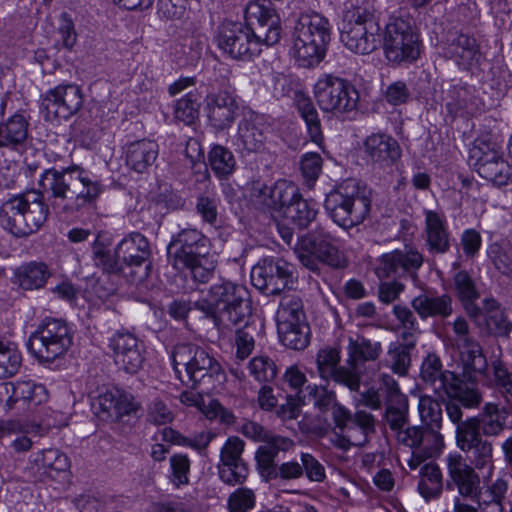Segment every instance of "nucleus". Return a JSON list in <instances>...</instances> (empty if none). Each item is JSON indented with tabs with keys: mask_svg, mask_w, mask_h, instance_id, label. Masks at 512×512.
Returning <instances> with one entry per match:
<instances>
[{
	"mask_svg": "<svg viewBox=\"0 0 512 512\" xmlns=\"http://www.w3.org/2000/svg\"><path fill=\"white\" fill-rule=\"evenodd\" d=\"M39 183L54 199L66 200L65 209L70 211L94 207L104 190L103 185L79 165L47 169Z\"/></svg>",
	"mask_w": 512,
	"mask_h": 512,
	"instance_id": "1",
	"label": "nucleus"
},
{
	"mask_svg": "<svg viewBox=\"0 0 512 512\" xmlns=\"http://www.w3.org/2000/svg\"><path fill=\"white\" fill-rule=\"evenodd\" d=\"M173 369L178 378L185 371L192 389H201L202 393L219 390L227 377L224 369L203 347L193 343L175 345L171 352Z\"/></svg>",
	"mask_w": 512,
	"mask_h": 512,
	"instance_id": "2",
	"label": "nucleus"
},
{
	"mask_svg": "<svg viewBox=\"0 0 512 512\" xmlns=\"http://www.w3.org/2000/svg\"><path fill=\"white\" fill-rule=\"evenodd\" d=\"M194 308L224 325L246 324L251 314L248 290L227 280L213 284L206 298L194 301Z\"/></svg>",
	"mask_w": 512,
	"mask_h": 512,
	"instance_id": "3",
	"label": "nucleus"
},
{
	"mask_svg": "<svg viewBox=\"0 0 512 512\" xmlns=\"http://www.w3.org/2000/svg\"><path fill=\"white\" fill-rule=\"evenodd\" d=\"M48 215L49 207L43 194L37 191L13 195L0 205V224L16 238L36 233Z\"/></svg>",
	"mask_w": 512,
	"mask_h": 512,
	"instance_id": "4",
	"label": "nucleus"
},
{
	"mask_svg": "<svg viewBox=\"0 0 512 512\" xmlns=\"http://www.w3.org/2000/svg\"><path fill=\"white\" fill-rule=\"evenodd\" d=\"M371 203V189L348 179L326 195L324 207L337 225L348 229L364 222L370 214Z\"/></svg>",
	"mask_w": 512,
	"mask_h": 512,
	"instance_id": "5",
	"label": "nucleus"
},
{
	"mask_svg": "<svg viewBox=\"0 0 512 512\" xmlns=\"http://www.w3.org/2000/svg\"><path fill=\"white\" fill-rule=\"evenodd\" d=\"M340 40L356 54L367 55L375 51L381 43V35L374 14L363 6L347 10L340 28Z\"/></svg>",
	"mask_w": 512,
	"mask_h": 512,
	"instance_id": "6",
	"label": "nucleus"
},
{
	"mask_svg": "<svg viewBox=\"0 0 512 512\" xmlns=\"http://www.w3.org/2000/svg\"><path fill=\"white\" fill-rule=\"evenodd\" d=\"M420 376L437 395L455 397L466 408L477 407L482 401V396L477 389L470 387L453 372L442 370L441 360L436 354H429L424 359Z\"/></svg>",
	"mask_w": 512,
	"mask_h": 512,
	"instance_id": "7",
	"label": "nucleus"
},
{
	"mask_svg": "<svg viewBox=\"0 0 512 512\" xmlns=\"http://www.w3.org/2000/svg\"><path fill=\"white\" fill-rule=\"evenodd\" d=\"M334 241L335 238L324 227H316L302 237L296 248L300 263L316 273L320 271V262L333 269L346 267V257Z\"/></svg>",
	"mask_w": 512,
	"mask_h": 512,
	"instance_id": "8",
	"label": "nucleus"
},
{
	"mask_svg": "<svg viewBox=\"0 0 512 512\" xmlns=\"http://www.w3.org/2000/svg\"><path fill=\"white\" fill-rule=\"evenodd\" d=\"M72 339V332L66 321L47 317L31 334L27 347L40 361L52 362L68 351Z\"/></svg>",
	"mask_w": 512,
	"mask_h": 512,
	"instance_id": "9",
	"label": "nucleus"
},
{
	"mask_svg": "<svg viewBox=\"0 0 512 512\" xmlns=\"http://www.w3.org/2000/svg\"><path fill=\"white\" fill-rule=\"evenodd\" d=\"M315 99L324 112L335 116L350 113L357 109L359 93L346 79L327 74L314 85Z\"/></svg>",
	"mask_w": 512,
	"mask_h": 512,
	"instance_id": "10",
	"label": "nucleus"
},
{
	"mask_svg": "<svg viewBox=\"0 0 512 512\" xmlns=\"http://www.w3.org/2000/svg\"><path fill=\"white\" fill-rule=\"evenodd\" d=\"M383 48L389 62H412L419 57L420 41L410 23L397 18L386 26Z\"/></svg>",
	"mask_w": 512,
	"mask_h": 512,
	"instance_id": "11",
	"label": "nucleus"
},
{
	"mask_svg": "<svg viewBox=\"0 0 512 512\" xmlns=\"http://www.w3.org/2000/svg\"><path fill=\"white\" fill-rule=\"evenodd\" d=\"M398 442L412 449V457L408 461L411 469H416L423 461L441 455L444 449V437L439 430L411 426L405 432H399Z\"/></svg>",
	"mask_w": 512,
	"mask_h": 512,
	"instance_id": "12",
	"label": "nucleus"
},
{
	"mask_svg": "<svg viewBox=\"0 0 512 512\" xmlns=\"http://www.w3.org/2000/svg\"><path fill=\"white\" fill-rule=\"evenodd\" d=\"M128 276L132 282L141 283L150 273L152 250L147 238L139 232L125 236L117 245Z\"/></svg>",
	"mask_w": 512,
	"mask_h": 512,
	"instance_id": "13",
	"label": "nucleus"
},
{
	"mask_svg": "<svg viewBox=\"0 0 512 512\" xmlns=\"http://www.w3.org/2000/svg\"><path fill=\"white\" fill-rule=\"evenodd\" d=\"M245 23L249 26L259 48L277 44L283 34L281 19L274 8L260 2H250L245 10Z\"/></svg>",
	"mask_w": 512,
	"mask_h": 512,
	"instance_id": "14",
	"label": "nucleus"
},
{
	"mask_svg": "<svg viewBox=\"0 0 512 512\" xmlns=\"http://www.w3.org/2000/svg\"><path fill=\"white\" fill-rule=\"evenodd\" d=\"M294 266L282 258H265L252 268L253 286L267 294H280L293 284Z\"/></svg>",
	"mask_w": 512,
	"mask_h": 512,
	"instance_id": "15",
	"label": "nucleus"
},
{
	"mask_svg": "<svg viewBox=\"0 0 512 512\" xmlns=\"http://www.w3.org/2000/svg\"><path fill=\"white\" fill-rule=\"evenodd\" d=\"M456 345L460 351L463 374L469 381H476L478 376H485L488 369L486 356L481 345L470 336L467 321L459 317L453 323Z\"/></svg>",
	"mask_w": 512,
	"mask_h": 512,
	"instance_id": "16",
	"label": "nucleus"
},
{
	"mask_svg": "<svg viewBox=\"0 0 512 512\" xmlns=\"http://www.w3.org/2000/svg\"><path fill=\"white\" fill-rule=\"evenodd\" d=\"M423 261V255L416 249H396L379 257L375 273L380 279L396 280L409 276L416 280Z\"/></svg>",
	"mask_w": 512,
	"mask_h": 512,
	"instance_id": "17",
	"label": "nucleus"
},
{
	"mask_svg": "<svg viewBox=\"0 0 512 512\" xmlns=\"http://www.w3.org/2000/svg\"><path fill=\"white\" fill-rule=\"evenodd\" d=\"M348 370L353 377V391H358L362 376L367 372V364L376 361L382 353V344L376 339L363 335L348 338L346 347Z\"/></svg>",
	"mask_w": 512,
	"mask_h": 512,
	"instance_id": "18",
	"label": "nucleus"
},
{
	"mask_svg": "<svg viewBox=\"0 0 512 512\" xmlns=\"http://www.w3.org/2000/svg\"><path fill=\"white\" fill-rule=\"evenodd\" d=\"M82 104L80 88L73 84H65L48 90L42 98L41 107L47 120L68 119L79 111Z\"/></svg>",
	"mask_w": 512,
	"mask_h": 512,
	"instance_id": "19",
	"label": "nucleus"
},
{
	"mask_svg": "<svg viewBox=\"0 0 512 512\" xmlns=\"http://www.w3.org/2000/svg\"><path fill=\"white\" fill-rule=\"evenodd\" d=\"M219 47L234 59H250L261 52L249 26L240 23L223 25L219 37Z\"/></svg>",
	"mask_w": 512,
	"mask_h": 512,
	"instance_id": "20",
	"label": "nucleus"
},
{
	"mask_svg": "<svg viewBox=\"0 0 512 512\" xmlns=\"http://www.w3.org/2000/svg\"><path fill=\"white\" fill-rule=\"evenodd\" d=\"M381 385L385 393V420L398 438L399 432H405L408 421V400L400 391L397 381L389 374H382Z\"/></svg>",
	"mask_w": 512,
	"mask_h": 512,
	"instance_id": "21",
	"label": "nucleus"
},
{
	"mask_svg": "<svg viewBox=\"0 0 512 512\" xmlns=\"http://www.w3.org/2000/svg\"><path fill=\"white\" fill-rule=\"evenodd\" d=\"M207 250V238L201 231L185 228L173 236L168 253L174 268L180 270V264L187 263L195 257L203 256Z\"/></svg>",
	"mask_w": 512,
	"mask_h": 512,
	"instance_id": "22",
	"label": "nucleus"
},
{
	"mask_svg": "<svg viewBox=\"0 0 512 512\" xmlns=\"http://www.w3.org/2000/svg\"><path fill=\"white\" fill-rule=\"evenodd\" d=\"M114 361L128 373H136L143 364V346L129 331H117L109 340Z\"/></svg>",
	"mask_w": 512,
	"mask_h": 512,
	"instance_id": "23",
	"label": "nucleus"
},
{
	"mask_svg": "<svg viewBox=\"0 0 512 512\" xmlns=\"http://www.w3.org/2000/svg\"><path fill=\"white\" fill-rule=\"evenodd\" d=\"M456 486L460 496L477 503L480 507L492 506L500 512L501 500L507 490L506 482H449L448 488Z\"/></svg>",
	"mask_w": 512,
	"mask_h": 512,
	"instance_id": "24",
	"label": "nucleus"
},
{
	"mask_svg": "<svg viewBox=\"0 0 512 512\" xmlns=\"http://www.w3.org/2000/svg\"><path fill=\"white\" fill-rule=\"evenodd\" d=\"M364 152L371 164L381 169L394 166L402 155L398 141L384 133L369 135L364 141Z\"/></svg>",
	"mask_w": 512,
	"mask_h": 512,
	"instance_id": "25",
	"label": "nucleus"
},
{
	"mask_svg": "<svg viewBox=\"0 0 512 512\" xmlns=\"http://www.w3.org/2000/svg\"><path fill=\"white\" fill-rule=\"evenodd\" d=\"M206 103L208 120L215 130L229 128L235 121L239 107L235 98L227 91L209 94Z\"/></svg>",
	"mask_w": 512,
	"mask_h": 512,
	"instance_id": "26",
	"label": "nucleus"
},
{
	"mask_svg": "<svg viewBox=\"0 0 512 512\" xmlns=\"http://www.w3.org/2000/svg\"><path fill=\"white\" fill-rule=\"evenodd\" d=\"M341 354L336 347H325L318 351L316 356L317 371L323 380H333L335 383L347 387L353 391L352 375L348 370L347 364L340 366Z\"/></svg>",
	"mask_w": 512,
	"mask_h": 512,
	"instance_id": "27",
	"label": "nucleus"
},
{
	"mask_svg": "<svg viewBox=\"0 0 512 512\" xmlns=\"http://www.w3.org/2000/svg\"><path fill=\"white\" fill-rule=\"evenodd\" d=\"M5 390L6 394H9L6 401L8 410L15 408L17 404H21L22 409L26 407L33 410L48 399L46 388L33 381H17L6 385Z\"/></svg>",
	"mask_w": 512,
	"mask_h": 512,
	"instance_id": "28",
	"label": "nucleus"
},
{
	"mask_svg": "<svg viewBox=\"0 0 512 512\" xmlns=\"http://www.w3.org/2000/svg\"><path fill=\"white\" fill-rule=\"evenodd\" d=\"M298 191L292 182L278 180L273 185L254 188V195L266 208L283 214L290 202L298 196Z\"/></svg>",
	"mask_w": 512,
	"mask_h": 512,
	"instance_id": "29",
	"label": "nucleus"
},
{
	"mask_svg": "<svg viewBox=\"0 0 512 512\" xmlns=\"http://www.w3.org/2000/svg\"><path fill=\"white\" fill-rule=\"evenodd\" d=\"M327 45L294 28L292 53L298 66L312 68L318 65L324 59Z\"/></svg>",
	"mask_w": 512,
	"mask_h": 512,
	"instance_id": "30",
	"label": "nucleus"
},
{
	"mask_svg": "<svg viewBox=\"0 0 512 512\" xmlns=\"http://www.w3.org/2000/svg\"><path fill=\"white\" fill-rule=\"evenodd\" d=\"M375 431V417L371 413L359 409L354 413L353 420L341 432L343 439L340 440V447L347 448L349 445L363 446Z\"/></svg>",
	"mask_w": 512,
	"mask_h": 512,
	"instance_id": "31",
	"label": "nucleus"
},
{
	"mask_svg": "<svg viewBox=\"0 0 512 512\" xmlns=\"http://www.w3.org/2000/svg\"><path fill=\"white\" fill-rule=\"evenodd\" d=\"M411 305L421 319L448 318L453 313V300L448 294L436 295L426 292L415 297Z\"/></svg>",
	"mask_w": 512,
	"mask_h": 512,
	"instance_id": "32",
	"label": "nucleus"
},
{
	"mask_svg": "<svg viewBox=\"0 0 512 512\" xmlns=\"http://www.w3.org/2000/svg\"><path fill=\"white\" fill-rule=\"evenodd\" d=\"M96 404L112 421H119L124 415H129L135 410L132 396L116 388L101 393L94 405Z\"/></svg>",
	"mask_w": 512,
	"mask_h": 512,
	"instance_id": "33",
	"label": "nucleus"
},
{
	"mask_svg": "<svg viewBox=\"0 0 512 512\" xmlns=\"http://www.w3.org/2000/svg\"><path fill=\"white\" fill-rule=\"evenodd\" d=\"M159 153L158 144L150 139H141L130 143L126 149L127 165L138 173L152 166Z\"/></svg>",
	"mask_w": 512,
	"mask_h": 512,
	"instance_id": "34",
	"label": "nucleus"
},
{
	"mask_svg": "<svg viewBox=\"0 0 512 512\" xmlns=\"http://www.w3.org/2000/svg\"><path fill=\"white\" fill-rule=\"evenodd\" d=\"M447 54L456 61L459 67L466 70L477 67L481 58L476 39L465 34H459L452 40Z\"/></svg>",
	"mask_w": 512,
	"mask_h": 512,
	"instance_id": "35",
	"label": "nucleus"
},
{
	"mask_svg": "<svg viewBox=\"0 0 512 512\" xmlns=\"http://www.w3.org/2000/svg\"><path fill=\"white\" fill-rule=\"evenodd\" d=\"M425 233L430 252L443 254L449 250V234L445 221L437 212L431 210L425 212Z\"/></svg>",
	"mask_w": 512,
	"mask_h": 512,
	"instance_id": "36",
	"label": "nucleus"
},
{
	"mask_svg": "<svg viewBox=\"0 0 512 512\" xmlns=\"http://www.w3.org/2000/svg\"><path fill=\"white\" fill-rule=\"evenodd\" d=\"M28 137V122L24 116L14 114L0 123V148L18 150Z\"/></svg>",
	"mask_w": 512,
	"mask_h": 512,
	"instance_id": "37",
	"label": "nucleus"
},
{
	"mask_svg": "<svg viewBox=\"0 0 512 512\" xmlns=\"http://www.w3.org/2000/svg\"><path fill=\"white\" fill-rule=\"evenodd\" d=\"M94 265L108 275H124L128 277L121 255L116 248L112 251L97 237L92 245Z\"/></svg>",
	"mask_w": 512,
	"mask_h": 512,
	"instance_id": "38",
	"label": "nucleus"
},
{
	"mask_svg": "<svg viewBox=\"0 0 512 512\" xmlns=\"http://www.w3.org/2000/svg\"><path fill=\"white\" fill-rule=\"evenodd\" d=\"M403 343L393 342L387 351V363L392 371L400 376L407 374L411 365V351L415 348L416 340L411 332H403Z\"/></svg>",
	"mask_w": 512,
	"mask_h": 512,
	"instance_id": "39",
	"label": "nucleus"
},
{
	"mask_svg": "<svg viewBox=\"0 0 512 512\" xmlns=\"http://www.w3.org/2000/svg\"><path fill=\"white\" fill-rule=\"evenodd\" d=\"M50 271L46 264L30 262L18 267L14 272V283L24 290H35L44 287Z\"/></svg>",
	"mask_w": 512,
	"mask_h": 512,
	"instance_id": "40",
	"label": "nucleus"
},
{
	"mask_svg": "<svg viewBox=\"0 0 512 512\" xmlns=\"http://www.w3.org/2000/svg\"><path fill=\"white\" fill-rule=\"evenodd\" d=\"M295 29L312 39L328 44L330 41V23L327 18L316 12L300 15Z\"/></svg>",
	"mask_w": 512,
	"mask_h": 512,
	"instance_id": "41",
	"label": "nucleus"
},
{
	"mask_svg": "<svg viewBox=\"0 0 512 512\" xmlns=\"http://www.w3.org/2000/svg\"><path fill=\"white\" fill-rule=\"evenodd\" d=\"M34 462L44 469L46 477L55 479L66 477L69 472L70 462L64 453L57 449H46L37 454Z\"/></svg>",
	"mask_w": 512,
	"mask_h": 512,
	"instance_id": "42",
	"label": "nucleus"
},
{
	"mask_svg": "<svg viewBox=\"0 0 512 512\" xmlns=\"http://www.w3.org/2000/svg\"><path fill=\"white\" fill-rule=\"evenodd\" d=\"M280 341L293 350H303L310 342V327L307 322L279 324L277 326Z\"/></svg>",
	"mask_w": 512,
	"mask_h": 512,
	"instance_id": "43",
	"label": "nucleus"
},
{
	"mask_svg": "<svg viewBox=\"0 0 512 512\" xmlns=\"http://www.w3.org/2000/svg\"><path fill=\"white\" fill-rule=\"evenodd\" d=\"M238 145L248 152L263 149L266 135L264 129L255 121L243 119L239 122L237 133Z\"/></svg>",
	"mask_w": 512,
	"mask_h": 512,
	"instance_id": "44",
	"label": "nucleus"
},
{
	"mask_svg": "<svg viewBox=\"0 0 512 512\" xmlns=\"http://www.w3.org/2000/svg\"><path fill=\"white\" fill-rule=\"evenodd\" d=\"M297 110L307 126L308 134L313 142L320 145L323 141L321 123L312 100L304 94L297 95Z\"/></svg>",
	"mask_w": 512,
	"mask_h": 512,
	"instance_id": "45",
	"label": "nucleus"
},
{
	"mask_svg": "<svg viewBox=\"0 0 512 512\" xmlns=\"http://www.w3.org/2000/svg\"><path fill=\"white\" fill-rule=\"evenodd\" d=\"M276 320L277 326L307 322L302 299L295 294L283 295L276 313Z\"/></svg>",
	"mask_w": 512,
	"mask_h": 512,
	"instance_id": "46",
	"label": "nucleus"
},
{
	"mask_svg": "<svg viewBox=\"0 0 512 512\" xmlns=\"http://www.w3.org/2000/svg\"><path fill=\"white\" fill-rule=\"evenodd\" d=\"M282 215L298 228L305 229L315 220L317 210L298 192V196L290 202Z\"/></svg>",
	"mask_w": 512,
	"mask_h": 512,
	"instance_id": "47",
	"label": "nucleus"
},
{
	"mask_svg": "<svg viewBox=\"0 0 512 512\" xmlns=\"http://www.w3.org/2000/svg\"><path fill=\"white\" fill-rule=\"evenodd\" d=\"M500 158H502V155L498 145L484 137L477 138L469 151L470 164L474 166L476 170Z\"/></svg>",
	"mask_w": 512,
	"mask_h": 512,
	"instance_id": "48",
	"label": "nucleus"
},
{
	"mask_svg": "<svg viewBox=\"0 0 512 512\" xmlns=\"http://www.w3.org/2000/svg\"><path fill=\"white\" fill-rule=\"evenodd\" d=\"M443 101L451 118L467 112L471 102V93L465 86L450 85L445 91Z\"/></svg>",
	"mask_w": 512,
	"mask_h": 512,
	"instance_id": "49",
	"label": "nucleus"
},
{
	"mask_svg": "<svg viewBox=\"0 0 512 512\" xmlns=\"http://www.w3.org/2000/svg\"><path fill=\"white\" fill-rule=\"evenodd\" d=\"M483 309L486 313L487 325L494 334L508 336L512 330V324L508 321L504 311L495 299H485Z\"/></svg>",
	"mask_w": 512,
	"mask_h": 512,
	"instance_id": "50",
	"label": "nucleus"
},
{
	"mask_svg": "<svg viewBox=\"0 0 512 512\" xmlns=\"http://www.w3.org/2000/svg\"><path fill=\"white\" fill-rule=\"evenodd\" d=\"M212 171L219 178H227L236 167V160L232 152L221 145H215L208 155Z\"/></svg>",
	"mask_w": 512,
	"mask_h": 512,
	"instance_id": "51",
	"label": "nucleus"
},
{
	"mask_svg": "<svg viewBox=\"0 0 512 512\" xmlns=\"http://www.w3.org/2000/svg\"><path fill=\"white\" fill-rule=\"evenodd\" d=\"M418 410L422 422L421 427L441 430L443 422V413L441 404L431 396H421L419 398Z\"/></svg>",
	"mask_w": 512,
	"mask_h": 512,
	"instance_id": "52",
	"label": "nucleus"
},
{
	"mask_svg": "<svg viewBox=\"0 0 512 512\" xmlns=\"http://www.w3.org/2000/svg\"><path fill=\"white\" fill-rule=\"evenodd\" d=\"M475 418L480 430L486 436H497L504 430L505 420L501 419L496 404L487 403L483 412Z\"/></svg>",
	"mask_w": 512,
	"mask_h": 512,
	"instance_id": "53",
	"label": "nucleus"
},
{
	"mask_svg": "<svg viewBox=\"0 0 512 512\" xmlns=\"http://www.w3.org/2000/svg\"><path fill=\"white\" fill-rule=\"evenodd\" d=\"M482 439L476 418L470 417L456 427V445L463 452H470L471 447Z\"/></svg>",
	"mask_w": 512,
	"mask_h": 512,
	"instance_id": "54",
	"label": "nucleus"
},
{
	"mask_svg": "<svg viewBox=\"0 0 512 512\" xmlns=\"http://www.w3.org/2000/svg\"><path fill=\"white\" fill-rule=\"evenodd\" d=\"M492 451L491 442L485 439L478 440L470 449L475 468L481 473L483 480L489 479L492 474Z\"/></svg>",
	"mask_w": 512,
	"mask_h": 512,
	"instance_id": "55",
	"label": "nucleus"
},
{
	"mask_svg": "<svg viewBox=\"0 0 512 512\" xmlns=\"http://www.w3.org/2000/svg\"><path fill=\"white\" fill-rule=\"evenodd\" d=\"M247 368L250 376L260 383L271 382L277 375V367L274 361L265 355L253 357Z\"/></svg>",
	"mask_w": 512,
	"mask_h": 512,
	"instance_id": "56",
	"label": "nucleus"
},
{
	"mask_svg": "<svg viewBox=\"0 0 512 512\" xmlns=\"http://www.w3.org/2000/svg\"><path fill=\"white\" fill-rule=\"evenodd\" d=\"M477 172L482 178L494 183L495 185L502 186L506 185L510 180L512 169L508 162L502 157L483 167H479Z\"/></svg>",
	"mask_w": 512,
	"mask_h": 512,
	"instance_id": "57",
	"label": "nucleus"
},
{
	"mask_svg": "<svg viewBox=\"0 0 512 512\" xmlns=\"http://www.w3.org/2000/svg\"><path fill=\"white\" fill-rule=\"evenodd\" d=\"M199 107L200 104L197 94L189 92L177 101L174 117L177 121L183 122L185 125H191L198 118Z\"/></svg>",
	"mask_w": 512,
	"mask_h": 512,
	"instance_id": "58",
	"label": "nucleus"
},
{
	"mask_svg": "<svg viewBox=\"0 0 512 512\" xmlns=\"http://www.w3.org/2000/svg\"><path fill=\"white\" fill-rule=\"evenodd\" d=\"M187 268L195 282L207 283L214 276L216 263L206 256L195 257L190 262L180 264V269Z\"/></svg>",
	"mask_w": 512,
	"mask_h": 512,
	"instance_id": "59",
	"label": "nucleus"
},
{
	"mask_svg": "<svg viewBox=\"0 0 512 512\" xmlns=\"http://www.w3.org/2000/svg\"><path fill=\"white\" fill-rule=\"evenodd\" d=\"M244 447L245 442L237 436H231L226 440L220 451V461L222 464L220 478L222 480H225V467L242 459L241 456L244 451ZM226 480L231 479L228 476Z\"/></svg>",
	"mask_w": 512,
	"mask_h": 512,
	"instance_id": "60",
	"label": "nucleus"
},
{
	"mask_svg": "<svg viewBox=\"0 0 512 512\" xmlns=\"http://www.w3.org/2000/svg\"><path fill=\"white\" fill-rule=\"evenodd\" d=\"M446 461L452 480H480L482 478L481 473H476L475 469L468 465L459 454H449Z\"/></svg>",
	"mask_w": 512,
	"mask_h": 512,
	"instance_id": "61",
	"label": "nucleus"
},
{
	"mask_svg": "<svg viewBox=\"0 0 512 512\" xmlns=\"http://www.w3.org/2000/svg\"><path fill=\"white\" fill-rule=\"evenodd\" d=\"M453 286L460 301L477 300L480 297L476 283L467 271L460 270L454 274Z\"/></svg>",
	"mask_w": 512,
	"mask_h": 512,
	"instance_id": "62",
	"label": "nucleus"
},
{
	"mask_svg": "<svg viewBox=\"0 0 512 512\" xmlns=\"http://www.w3.org/2000/svg\"><path fill=\"white\" fill-rule=\"evenodd\" d=\"M20 352L0 341V379L13 376L21 365Z\"/></svg>",
	"mask_w": 512,
	"mask_h": 512,
	"instance_id": "63",
	"label": "nucleus"
},
{
	"mask_svg": "<svg viewBox=\"0 0 512 512\" xmlns=\"http://www.w3.org/2000/svg\"><path fill=\"white\" fill-rule=\"evenodd\" d=\"M323 160L318 153L309 152L302 156L300 169L309 187H312L322 171Z\"/></svg>",
	"mask_w": 512,
	"mask_h": 512,
	"instance_id": "64",
	"label": "nucleus"
}]
</instances>
